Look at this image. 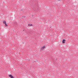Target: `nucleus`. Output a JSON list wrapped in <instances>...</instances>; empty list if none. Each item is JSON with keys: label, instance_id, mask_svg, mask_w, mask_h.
Masks as SVG:
<instances>
[{"label": "nucleus", "instance_id": "obj_4", "mask_svg": "<svg viewBox=\"0 0 78 78\" xmlns=\"http://www.w3.org/2000/svg\"><path fill=\"white\" fill-rule=\"evenodd\" d=\"M3 24H5L6 23V21L4 20L3 21Z\"/></svg>", "mask_w": 78, "mask_h": 78}, {"label": "nucleus", "instance_id": "obj_1", "mask_svg": "<svg viewBox=\"0 0 78 78\" xmlns=\"http://www.w3.org/2000/svg\"><path fill=\"white\" fill-rule=\"evenodd\" d=\"M9 77H10V78H14V77H13V76H12V75H9Z\"/></svg>", "mask_w": 78, "mask_h": 78}, {"label": "nucleus", "instance_id": "obj_2", "mask_svg": "<svg viewBox=\"0 0 78 78\" xmlns=\"http://www.w3.org/2000/svg\"><path fill=\"white\" fill-rule=\"evenodd\" d=\"M66 41V40H63L62 41V42L63 44H65V42Z\"/></svg>", "mask_w": 78, "mask_h": 78}, {"label": "nucleus", "instance_id": "obj_6", "mask_svg": "<svg viewBox=\"0 0 78 78\" xmlns=\"http://www.w3.org/2000/svg\"><path fill=\"white\" fill-rule=\"evenodd\" d=\"M28 26H33V25L32 24H28Z\"/></svg>", "mask_w": 78, "mask_h": 78}, {"label": "nucleus", "instance_id": "obj_5", "mask_svg": "<svg viewBox=\"0 0 78 78\" xmlns=\"http://www.w3.org/2000/svg\"><path fill=\"white\" fill-rule=\"evenodd\" d=\"M4 24L5 27H8V25H7V24H6V23Z\"/></svg>", "mask_w": 78, "mask_h": 78}, {"label": "nucleus", "instance_id": "obj_3", "mask_svg": "<svg viewBox=\"0 0 78 78\" xmlns=\"http://www.w3.org/2000/svg\"><path fill=\"white\" fill-rule=\"evenodd\" d=\"M45 46H43V47L41 48V50H43L44 49V48H45Z\"/></svg>", "mask_w": 78, "mask_h": 78}]
</instances>
